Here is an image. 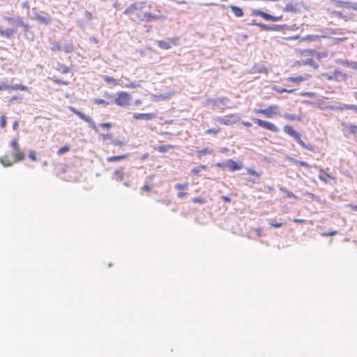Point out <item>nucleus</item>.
<instances>
[{
  "label": "nucleus",
  "instance_id": "obj_33",
  "mask_svg": "<svg viewBox=\"0 0 357 357\" xmlns=\"http://www.w3.org/2000/svg\"><path fill=\"white\" fill-rule=\"evenodd\" d=\"M70 149V146L69 145H66L63 147H61L58 151H57V155H61L63 154H64L65 153L69 151Z\"/></svg>",
  "mask_w": 357,
  "mask_h": 357
},
{
  "label": "nucleus",
  "instance_id": "obj_7",
  "mask_svg": "<svg viewBox=\"0 0 357 357\" xmlns=\"http://www.w3.org/2000/svg\"><path fill=\"white\" fill-rule=\"evenodd\" d=\"M254 122L261 128L266 129L273 132H278L279 128L272 122L261 120L260 119L254 118Z\"/></svg>",
  "mask_w": 357,
  "mask_h": 357
},
{
  "label": "nucleus",
  "instance_id": "obj_53",
  "mask_svg": "<svg viewBox=\"0 0 357 357\" xmlns=\"http://www.w3.org/2000/svg\"><path fill=\"white\" fill-rule=\"evenodd\" d=\"M337 231L336 230H334V231H331L330 232L322 233L321 236H334V235L337 234Z\"/></svg>",
  "mask_w": 357,
  "mask_h": 357
},
{
  "label": "nucleus",
  "instance_id": "obj_29",
  "mask_svg": "<svg viewBox=\"0 0 357 357\" xmlns=\"http://www.w3.org/2000/svg\"><path fill=\"white\" fill-rule=\"evenodd\" d=\"M103 79H104V80H105L107 84H113V85H114V86H116V85L119 84L118 81H117L116 79H114V77H110V76H107V75H106V76H105V77H103Z\"/></svg>",
  "mask_w": 357,
  "mask_h": 357
},
{
  "label": "nucleus",
  "instance_id": "obj_34",
  "mask_svg": "<svg viewBox=\"0 0 357 357\" xmlns=\"http://www.w3.org/2000/svg\"><path fill=\"white\" fill-rule=\"evenodd\" d=\"M211 152H212L211 149H210L209 148L206 147V148H204V149L199 151L197 152V153H198V156L199 157H202V155L211 154Z\"/></svg>",
  "mask_w": 357,
  "mask_h": 357
},
{
  "label": "nucleus",
  "instance_id": "obj_35",
  "mask_svg": "<svg viewBox=\"0 0 357 357\" xmlns=\"http://www.w3.org/2000/svg\"><path fill=\"white\" fill-rule=\"evenodd\" d=\"M10 146L12 147L13 151H16L17 149H20V146L19 142H18V139H17V138L13 139L12 140V142H10Z\"/></svg>",
  "mask_w": 357,
  "mask_h": 357
},
{
  "label": "nucleus",
  "instance_id": "obj_43",
  "mask_svg": "<svg viewBox=\"0 0 357 357\" xmlns=\"http://www.w3.org/2000/svg\"><path fill=\"white\" fill-rule=\"evenodd\" d=\"M247 172L248 173L250 174V175H252V176H255L257 178H259L260 176V174L258 173L257 172H256L255 169H251V168H248L247 169Z\"/></svg>",
  "mask_w": 357,
  "mask_h": 357
},
{
  "label": "nucleus",
  "instance_id": "obj_31",
  "mask_svg": "<svg viewBox=\"0 0 357 357\" xmlns=\"http://www.w3.org/2000/svg\"><path fill=\"white\" fill-rule=\"evenodd\" d=\"M290 160L292 161L296 165H298L300 166L305 167L306 168H310V165L307 162H306L301 161V160H295L294 158H291Z\"/></svg>",
  "mask_w": 357,
  "mask_h": 357
},
{
  "label": "nucleus",
  "instance_id": "obj_9",
  "mask_svg": "<svg viewBox=\"0 0 357 357\" xmlns=\"http://www.w3.org/2000/svg\"><path fill=\"white\" fill-rule=\"evenodd\" d=\"M177 38H168L166 40H161L158 41V45L162 50H169L172 46H175L178 43Z\"/></svg>",
  "mask_w": 357,
  "mask_h": 357
},
{
  "label": "nucleus",
  "instance_id": "obj_18",
  "mask_svg": "<svg viewBox=\"0 0 357 357\" xmlns=\"http://www.w3.org/2000/svg\"><path fill=\"white\" fill-rule=\"evenodd\" d=\"M231 117H232V115H230L229 116L226 118L218 117L216 119V121L221 124L229 126L234 123V121L231 119Z\"/></svg>",
  "mask_w": 357,
  "mask_h": 357
},
{
  "label": "nucleus",
  "instance_id": "obj_27",
  "mask_svg": "<svg viewBox=\"0 0 357 357\" xmlns=\"http://www.w3.org/2000/svg\"><path fill=\"white\" fill-rule=\"evenodd\" d=\"M206 169V166L200 165L197 167H195L191 169V174L192 175H197L199 174L202 171Z\"/></svg>",
  "mask_w": 357,
  "mask_h": 357
},
{
  "label": "nucleus",
  "instance_id": "obj_30",
  "mask_svg": "<svg viewBox=\"0 0 357 357\" xmlns=\"http://www.w3.org/2000/svg\"><path fill=\"white\" fill-rule=\"evenodd\" d=\"M273 89L274 91H277L278 93H283L284 92L292 93V92H294L295 91L294 89H284V88H281V87H278V86H274L273 88Z\"/></svg>",
  "mask_w": 357,
  "mask_h": 357
},
{
  "label": "nucleus",
  "instance_id": "obj_52",
  "mask_svg": "<svg viewBox=\"0 0 357 357\" xmlns=\"http://www.w3.org/2000/svg\"><path fill=\"white\" fill-rule=\"evenodd\" d=\"M270 225L273 227H276V228H278V227H281L282 226V222H273V221H271L270 222Z\"/></svg>",
  "mask_w": 357,
  "mask_h": 357
},
{
  "label": "nucleus",
  "instance_id": "obj_20",
  "mask_svg": "<svg viewBox=\"0 0 357 357\" xmlns=\"http://www.w3.org/2000/svg\"><path fill=\"white\" fill-rule=\"evenodd\" d=\"M310 77V75H305V77L303 76H298V77H290L287 78V80L291 82H301L305 79H307Z\"/></svg>",
  "mask_w": 357,
  "mask_h": 357
},
{
  "label": "nucleus",
  "instance_id": "obj_16",
  "mask_svg": "<svg viewBox=\"0 0 357 357\" xmlns=\"http://www.w3.org/2000/svg\"><path fill=\"white\" fill-rule=\"evenodd\" d=\"M227 166L231 171L238 170L242 169L243 165L241 164L237 163L236 161L232 160H229L227 161Z\"/></svg>",
  "mask_w": 357,
  "mask_h": 357
},
{
  "label": "nucleus",
  "instance_id": "obj_4",
  "mask_svg": "<svg viewBox=\"0 0 357 357\" xmlns=\"http://www.w3.org/2000/svg\"><path fill=\"white\" fill-rule=\"evenodd\" d=\"M279 107L276 105H271L265 109H255L254 112L257 114H262L267 118H272L273 116L280 114Z\"/></svg>",
  "mask_w": 357,
  "mask_h": 357
},
{
  "label": "nucleus",
  "instance_id": "obj_60",
  "mask_svg": "<svg viewBox=\"0 0 357 357\" xmlns=\"http://www.w3.org/2000/svg\"><path fill=\"white\" fill-rule=\"evenodd\" d=\"M19 128V123L17 121H15L13 124V129L15 130H18Z\"/></svg>",
  "mask_w": 357,
  "mask_h": 357
},
{
  "label": "nucleus",
  "instance_id": "obj_8",
  "mask_svg": "<svg viewBox=\"0 0 357 357\" xmlns=\"http://www.w3.org/2000/svg\"><path fill=\"white\" fill-rule=\"evenodd\" d=\"M69 109L75 114H76L77 116H79L81 119L88 123L92 129H93L94 130H97V126L95 122L92 120V119L90 116L85 115L83 112L79 111L78 109L72 106L69 107Z\"/></svg>",
  "mask_w": 357,
  "mask_h": 357
},
{
  "label": "nucleus",
  "instance_id": "obj_57",
  "mask_svg": "<svg viewBox=\"0 0 357 357\" xmlns=\"http://www.w3.org/2000/svg\"><path fill=\"white\" fill-rule=\"evenodd\" d=\"M331 13L333 15H336V16L339 17H343L342 13L341 12H340V11L333 10V11L331 12Z\"/></svg>",
  "mask_w": 357,
  "mask_h": 357
},
{
  "label": "nucleus",
  "instance_id": "obj_51",
  "mask_svg": "<svg viewBox=\"0 0 357 357\" xmlns=\"http://www.w3.org/2000/svg\"><path fill=\"white\" fill-rule=\"evenodd\" d=\"M64 51L67 53L68 52H71L73 51L74 50V47L73 45H66L64 48H63Z\"/></svg>",
  "mask_w": 357,
  "mask_h": 357
},
{
  "label": "nucleus",
  "instance_id": "obj_61",
  "mask_svg": "<svg viewBox=\"0 0 357 357\" xmlns=\"http://www.w3.org/2000/svg\"><path fill=\"white\" fill-rule=\"evenodd\" d=\"M103 139H110L112 138V134H103L102 135Z\"/></svg>",
  "mask_w": 357,
  "mask_h": 357
},
{
  "label": "nucleus",
  "instance_id": "obj_56",
  "mask_svg": "<svg viewBox=\"0 0 357 357\" xmlns=\"http://www.w3.org/2000/svg\"><path fill=\"white\" fill-rule=\"evenodd\" d=\"M188 195L187 192H179L178 194H177V197L180 199H182L183 197H185L186 195Z\"/></svg>",
  "mask_w": 357,
  "mask_h": 357
},
{
  "label": "nucleus",
  "instance_id": "obj_37",
  "mask_svg": "<svg viewBox=\"0 0 357 357\" xmlns=\"http://www.w3.org/2000/svg\"><path fill=\"white\" fill-rule=\"evenodd\" d=\"M188 183H177L175 185L174 188L178 190H183L187 189L188 188Z\"/></svg>",
  "mask_w": 357,
  "mask_h": 357
},
{
  "label": "nucleus",
  "instance_id": "obj_59",
  "mask_svg": "<svg viewBox=\"0 0 357 357\" xmlns=\"http://www.w3.org/2000/svg\"><path fill=\"white\" fill-rule=\"evenodd\" d=\"M221 199L225 202H227V203H229L231 202V199L227 196H222L221 197Z\"/></svg>",
  "mask_w": 357,
  "mask_h": 357
},
{
  "label": "nucleus",
  "instance_id": "obj_1",
  "mask_svg": "<svg viewBox=\"0 0 357 357\" xmlns=\"http://www.w3.org/2000/svg\"><path fill=\"white\" fill-rule=\"evenodd\" d=\"M146 2L135 1L125 9L123 13L129 16L132 21L137 23L151 22L165 18L160 10H158L157 13L144 10Z\"/></svg>",
  "mask_w": 357,
  "mask_h": 357
},
{
  "label": "nucleus",
  "instance_id": "obj_24",
  "mask_svg": "<svg viewBox=\"0 0 357 357\" xmlns=\"http://www.w3.org/2000/svg\"><path fill=\"white\" fill-rule=\"evenodd\" d=\"M284 118L289 121H301V117L296 115V114H291L289 113H284L283 115Z\"/></svg>",
  "mask_w": 357,
  "mask_h": 357
},
{
  "label": "nucleus",
  "instance_id": "obj_22",
  "mask_svg": "<svg viewBox=\"0 0 357 357\" xmlns=\"http://www.w3.org/2000/svg\"><path fill=\"white\" fill-rule=\"evenodd\" d=\"M347 77L346 74H344L340 71H335L333 73V76L328 77V79H332L333 78L335 79H345Z\"/></svg>",
  "mask_w": 357,
  "mask_h": 357
},
{
  "label": "nucleus",
  "instance_id": "obj_13",
  "mask_svg": "<svg viewBox=\"0 0 357 357\" xmlns=\"http://www.w3.org/2000/svg\"><path fill=\"white\" fill-rule=\"evenodd\" d=\"M15 32H16V30L14 29L8 28L5 30H3L1 28H0V35L2 37L6 38H10L13 37Z\"/></svg>",
  "mask_w": 357,
  "mask_h": 357
},
{
  "label": "nucleus",
  "instance_id": "obj_19",
  "mask_svg": "<svg viewBox=\"0 0 357 357\" xmlns=\"http://www.w3.org/2000/svg\"><path fill=\"white\" fill-rule=\"evenodd\" d=\"M128 157V154H123L120 155L110 156L107 158V162H113L124 160Z\"/></svg>",
  "mask_w": 357,
  "mask_h": 357
},
{
  "label": "nucleus",
  "instance_id": "obj_64",
  "mask_svg": "<svg viewBox=\"0 0 357 357\" xmlns=\"http://www.w3.org/2000/svg\"><path fill=\"white\" fill-rule=\"evenodd\" d=\"M349 207L352 210V211H357V205H349Z\"/></svg>",
  "mask_w": 357,
  "mask_h": 357
},
{
  "label": "nucleus",
  "instance_id": "obj_3",
  "mask_svg": "<svg viewBox=\"0 0 357 357\" xmlns=\"http://www.w3.org/2000/svg\"><path fill=\"white\" fill-rule=\"evenodd\" d=\"M284 131L286 134L294 138V139L303 148L311 151H314V146L311 144H305L304 142L301 139L300 133L295 131L292 126H285L284 127Z\"/></svg>",
  "mask_w": 357,
  "mask_h": 357
},
{
  "label": "nucleus",
  "instance_id": "obj_36",
  "mask_svg": "<svg viewBox=\"0 0 357 357\" xmlns=\"http://www.w3.org/2000/svg\"><path fill=\"white\" fill-rule=\"evenodd\" d=\"M337 109L340 110L354 109L357 111V106L352 105H344L343 106L337 107Z\"/></svg>",
  "mask_w": 357,
  "mask_h": 357
},
{
  "label": "nucleus",
  "instance_id": "obj_21",
  "mask_svg": "<svg viewBox=\"0 0 357 357\" xmlns=\"http://www.w3.org/2000/svg\"><path fill=\"white\" fill-rule=\"evenodd\" d=\"M340 5L341 6L352 9L354 10L357 11V3H351L348 1H341L340 2Z\"/></svg>",
  "mask_w": 357,
  "mask_h": 357
},
{
  "label": "nucleus",
  "instance_id": "obj_11",
  "mask_svg": "<svg viewBox=\"0 0 357 357\" xmlns=\"http://www.w3.org/2000/svg\"><path fill=\"white\" fill-rule=\"evenodd\" d=\"M157 117L155 113H134L133 118L136 120H146L149 121L154 119Z\"/></svg>",
  "mask_w": 357,
  "mask_h": 357
},
{
  "label": "nucleus",
  "instance_id": "obj_12",
  "mask_svg": "<svg viewBox=\"0 0 357 357\" xmlns=\"http://www.w3.org/2000/svg\"><path fill=\"white\" fill-rule=\"evenodd\" d=\"M320 172L322 173V174H319L318 176V178L320 181L326 183L328 182V178L333 181L334 183H336V178L335 176L328 174L324 169H321Z\"/></svg>",
  "mask_w": 357,
  "mask_h": 357
},
{
  "label": "nucleus",
  "instance_id": "obj_46",
  "mask_svg": "<svg viewBox=\"0 0 357 357\" xmlns=\"http://www.w3.org/2000/svg\"><path fill=\"white\" fill-rule=\"evenodd\" d=\"M192 202L194 203L204 204L206 203V200L204 198L195 197L192 199Z\"/></svg>",
  "mask_w": 357,
  "mask_h": 357
},
{
  "label": "nucleus",
  "instance_id": "obj_41",
  "mask_svg": "<svg viewBox=\"0 0 357 357\" xmlns=\"http://www.w3.org/2000/svg\"><path fill=\"white\" fill-rule=\"evenodd\" d=\"M93 102L98 105H108L109 102L101 98H96L93 100Z\"/></svg>",
  "mask_w": 357,
  "mask_h": 357
},
{
  "label": "nucleus",
  "instance_id": "obj_38",
  "mask_svg": "<svg viewBox=\"0 0 357 357\" xmlns=\"http://www.w3.org/2000/svg\"><path fill=\"white\" fill-rule=\"evenodd\" d=\"M52 79L55 84H62V85H68L69 84L68 81L62 80V79H58V78H53Z\"/></svg>",
  "mask_w": 357,
  "mask_h": 357
},
{
  "label": "nucleus",
  "instance_id": "obj_39",
  "mask_svg": "<svg viewBox=\"0 0 357 357\" xmlns=\"http://www.w3.org/2000/svg\"><path fill=\"white\" fill-rule=\"evenodd\" d=\"M29 158L32 161H36L38 160V158H37V154H36V151H33V150L30 151L29 153Z\"/></svg>",
  "mask_w": 357,
  "mask_h": 357
},
{
  "label": "nucleus",
  "instance_id": "obj_32",
  "mask_svg": "<svg viewBox=\"0 0 357 357\" xmlns=\"http://www.w3.org/2000/svg\"><path fill=\"white\" fill-rule=\"evenodd\" d=\"M57 70L61 72V73H68L70 72V68L68 66H64L63 64H59Z\"/></svg>",
  "mask_w": 357,
  "mask_h": 357
},
{
  "label": "nucleus",
  "instance_id": "obj_10",
  "mask_svg": "<svg viewBox=\"0 0 357 357\" xmlns=\"http://www.w3.org/2000/svg\"><path fill=\"white\" fill-rule=\"evenodd\" d=\"M33 18L44 24H48L51 21V18L47 14L39 11L33 13Z\"/></svg>",
  "mask_w": 357,
  "mask_h": 357
},
{
  "label": "nucleus",
  "instance_id": "obj_23",
  "mask_svg": "<svg viewBox=\"0 0 357 357\" xmlns=\"http://www.w3.org/2000/svg\"><path fill=\"white\" fill-rule=\"evenodd\" d=\"M301 64L302 65H309L315 69L318 68V67H319L318 63L312 58L307 59L305 60H303Z\"/></svg>",
  "mask_w": 357,
  "mask_h": 357
},
{
  "label": "nucleus",
  "instance_id": "obj_15",
  "mask_svg": "<svg viewBox=\"0 0 357 357\" xmlns=\"http://www.w3.org/2000/svg\"><path fill=\"white\" fill-rule=\"evenodd\" d=\"M297 6V3L293 2L287 3L283 8V10L287 13H296L298 10Z\"/></svg>",
  "mask_w": 357,
  "mask_h": 357
},
{
  "label": "nucleus",
  "instance_id": "obj_63",
  "mask_svg": "<svg viewBox=\"0 0 357 357\" xmlns=\"http://www.w3.org/2000/svg\"><path fill=\"white\" fill-rule=\"evenodd\" d=\"M242 124L245 126V127H251L252 126V123L249 121H243L242 123Z\"/></svg>",
  "mask_w": 357,
  "mask_h": 357
},
{
  "label": "nucleus",
  "instance_id": "obj_54",
  "mask_svg": "<svg viewBox=\"0 0 357 357\" xmlns=\"http://www.w3.org/2000/svg\"><path fill=\"white\" fill-rule=\"evenodd\" d=\"M84 15H85L86 18L88 20H92L93 17L92 13H91L89 11H85Z\"/></svg>",
  "mask_w": 357,
  "mask_h": 357
},
{
  "label": "nucleus",
  "instance_id": "obj_58",
  "mask_svg": "<svg viewBox=\"0 0 357 357\" xmlns=\"http://www.w3.org/2000/svg\"><path fill=\"white\" fill-rule=\"evenodd\" d=\"M292 221L294 222H296V223H304V222H305V220H303V219H296V218H295Z\"/></svg>",
  "mask_w": 357,
  "mask_h": 357
},
{
  "label": "nucleus",
  "instance_id": "obj_5",
  "mask_svg": "<svg viewBox=\"0 0 357 357\" xmlns=\"http://www.w3.org/2000/svg\"><path fill=\"white\" fill-rule=\"evenodd\" d=\"M130 100L131 95L129 93L121 91L117 93L114 102L118 106L126 107L129 106Z\"/></svg>",
  "mask_w": 357,
  "mask_h": 357
},
{
  "label": "nucleus",
  "instance_id": "obj_47",
  "mask_svg": "<svg viewBox=\"0 0 357 357\" xmlns=\"http://www.w3.org/2000/svg\"><path fill=\"white\" fill-rule=\"evenodd\" d=\"M139 86H140V84L139 83H136V82H130V83L126 84V87L130 88V89L137 88V87H139Z\"/></svg>",
  "mask_w": 357,
  "mask_h": 357
},
{
  "label": "nucleus",
  "instance_id": "obj_62",
  "mask_svg": "<svg viewBox=\"0 0 357 357\" xmlns=\"http://www.w3.org/2000/svg\"><path fill=\"white\" fill-rule=\"evenodd\" d=\"M142 189L145 191L149 192L151 190V187L148 185H143Z\"/></svg>",
  "mask_w": 357,
  "mask_h": 357
},
{
  "label": "nucleus",
  "instance_id": "obj_42",
  "mask_svg": "<svg viewBox=\"0 0 357 357\" xmlns=\"http://www.w3.org/2000/svg\"><path fill=\"white\" fill-rule=\"evenodd\" d=\"M6 126V116L5 115H1L0 117V126L2 128H4Z\"/></svg>",
  "mask_w": 357,
  "mask_h": 357
},
{
  "label": "nucleus",
  "instance_id": "obj_44",
  "mask_svg": "<svg viewBox=\"0 0 357 357\" xmlns=\"http://www.w3.org/2000/svg\"><path fill=\"white\" fill-rule=\"evenodd\" d=\"M100 127L103 129L109 130L112 127V123H100Z\"/></svg>",
  "mask_w": 357,
  "mask_h": 357
},
{
  "label": "nucleus",
  "instance_id": "obj_17",
  "mask_svg": "<svg viewBox=\"0 0 357 357\" xmlns=\"http://www.w3.org/2000/svg\"><path fill=\"white\" fill-rule=\"evenodd\" d=\"M344 129L348 134L356 135L357 134V125L354 124H344Z\"/></svg>",
  "mask_w": 357,
  "mask_h": 357
},
{
  "label": "nucleus",
  "instance_id": "obj_55",
  "mask_svg": "<svg viewBox=\"0 0 357 357\" xmlns=\"http://www.w3.org/2000/svg\"><path fill=\"white\" fill-rule=\"evenodd\" d=\"M257 26H260V27H261V28H263V29H265V30H268V31H269V30H272V29H273L271 27H270V26H267V25H266V24H257Z\"/></svg>",
  "mask_w": 357,
  "mask_h": 357
},
{
  "label": "nucleus",
  "instance_id": "obj_49",
  "mask_svg": "<svg viewBox=\"0 0 357 357\" xmlns=\"http://www.w3.org/2000/svg\"><path fill=\"white\" fill-rule=\"evenodd\" d=\"M3 90H10V85H8L5 83H1L0 84V91H3Z\"/></svg>",
  "mask_w": 357,
  "mask_h": 357
},
{
  "label": "nucleus",
  "instance_id": "obj_50",
  "mask_svg": "<svg viewBox=\"0 0 357 357\" xmlns=\"http://www.w3.org/2000/svg\"><path fill=\"white\" fill-rule=\"evenodd\" d=\"M112 144L114 146H122L125 145V143L123 141L119 140V139H115L114 141H113Z\"/></svg>",
  "mask_w": 357,
  "mask_h": 357
},
{
  "label": "nucleus",
  "instance_id": "obj_48",
  "mask_svg": "<svg viewBox=\"0 0 357 357\" xmlns=\"http://www.w3.org/2000/svg\"><path fill=\"white\" fill-rule=\"evenodd\" d=\"M318 38L319 36L316 35H307L305 37V40L309 41H314L316 40Z\"/></svg>",
  "mask_w": 357,
  "mask_h": 357
},
{
  "label": "nucleus",
  "instance_id": "obj_45",
  "mask_svg": "<svg viewBox=\"0 0 357 357\" xmlns=\"http://www.w3.org/2000/svg\"><path fill=\"white\" fill-rule=\"evenodd\" d=\"M52 50L53 52L61 51L62 50V47L58 43H55L52 47Z\"/></svg>",
  "mask_w": 357,
  "mask_h": 357
},
{
  "label": "nucleus",
  "instance_id": "obj_2",
  "mask_svg": "<svg viewBox=\"0 0 357 357\" xmlns=\"http://www.w3.org/2000/svg\"><path fill=\"white\" fill-rule=\"evenodd\" d=\"M25 154L21 149L14 151V153L11 155L6 154L0 158V162L4 167H10L14 163L24 160Z\"/></svg>",
  "mask_w": 357,
  "mask_h": 357
},
{
  "label": "nucleus",
  "instance_id": "obj_14",
  "mask_svg": "<svg viewBox=\"0 0 357 357\" xmlns=\"http://www.w3.org/2000/svg\"><path fill=\"white\" fill-rule=\"evenodd\" d=\"M124 168L121 167L119 169H116L112 174V179L121 181L123 179L124 177V173H123Z\"/></svg>",
  "mask_w": 357,
  "mask_h": 357
},
{
  "label": "nucleus",
  "instance_id": "obj_25",
  "mask_svg": "<svg viewBox=\"0 0 357 357\" xmlns=\"http://www.w3.org/2000/svg\"><path fill=\"white\" fill-rule=\"evenodd\" d=\"M231 9L236 17H240L243 15V9L236 6H231Z\"/></svg>",
  "mask_w": 357,
  "mask_h": 357
},
{
  "label": "nucleus",
  "instance_id": "obj_26",
  "mask_svg": "<svg viewBox=\"0 0 357 357\" xmlns=\"http://www.w3.org/2000/svg\"><path fill=\"white\" fill-rule=\"evenodd\" d=\"M174 148L173 145L171 144H167V145H162L159 146L155 148V150H157L160 153H166L170 149H172Z\"/></svg>",
  "mask_w": 357,
  "mask_h": 357
},
{
  "label": "nucleus",
  "instance_id": "obj_6",
  "mask_svg": "<svg viewBox=\"0 0 357 357\" xmlns=\"http://www.w3.org/2000/svg\"><path fill=\"white\" fill-rule=\"evenodd\" d=\"M252 15L253 16H260L264 20L266 21H272V22H278L281 21L283 19L282 15L279 16H273L270 14H268L262 10L259 9H255L252 11Z\"/></svg>",
  "mask_w": 357,
  "mask_h": 357
},
{
  "label": "nucleus",
  "instance_id": "obj_40",
  "mask_svg": "<svg viewBox=\"0 0 357 357\" xmlns=\"http://www.w3.org/2000/svg\"><path fill=\"white\" fill-rule=\"evenodd\" d=\"M220 128H210V129H207L205 131V133L207 135H209V134L216 135L220 132Z\"/></svg>",
  "mask_w": 357,
  "mask_h": 357
},
{
  "label": "nucleus",
  "instance_id": "obj_28",
  "mask_svg": "<svg viewBox=\"0 0 357 357\" xmlns=\"http://www.w3.org/2000/svg\"><path fill=\"white\" fill-rule=\"evenodd\" d=\"M10 90H13V91H15V90L27 91L28 90V87L24 86V85H22V84H16L15 85H10Z\"/></svg>",
  "mask_w": 357,
  "mask_h": 357
}]
</instances>
